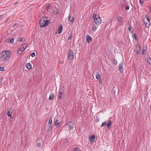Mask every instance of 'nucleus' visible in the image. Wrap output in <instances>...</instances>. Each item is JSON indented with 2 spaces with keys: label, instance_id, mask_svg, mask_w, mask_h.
<instances>
[{
  "label": "nucleus",
  "instance_id": "f257e3e1",
  "mask_svg": "<svg viewBox=\"0 0 151 151\" xmlns=\"http://www.w3.org/2000/svg\"><path fill=\"white\" fill-rule=\"evenodd\" d=\"M93 18L94 19L95 23L97 25L100 24L101 23V19L99 15H97L94 12L93 15Z\"/></svg>",
  "mask_w": 151,
  "mask_h": 151
},
{
  "label": "nucleus",
  "instance_id": "f03ea898",
  "mask_svg": "<svg viewBox=\"0 0 151 151\" xmlns=\"http://www.w3.org/2000/svg\"><path fill=\"white\" fill-rule=\"evenodd\" d=\"M49 21L47 19V18L46 17H43L41 19L40 24V27H44L46 26L49 23Z\"/></svg>",
  "mask_w": 151,
  "mask_h": 151
},
{
  "label": "nucleus",
  "instance_id": "7ed1b4c3",
  "mask_svg": "<svg viewBox=\"0 0 151 151\" xmlns=\"http://www.w3.org/2000/svg\"><path fill=\"white\" fill-rule=\"evenodd\" d=\"M1 58L2 60H7L10 57V51L9 50H6L3 51L1 53Z\"/></svg>",
  "mask_w": 151,
  "mask_h": 151
},
{
  "label": "nucleus",
  "instance_id": "20e7f679",
  "mask_svg": "<svg viewBox=\"0 0 151 151\" xmlns=\"http://www.w3.org/2000/svg\"><path fill=\"white\" fill-rule=\"evenodd\" d=\"M27 44L26 43H24L22 45V46L19 49V50L17 51V53L18 54L20 55V53H19V52H22L24 51L27 47Z\"/></svg>",
  "mask_w": 151,
  "mask_h": 151
},
{
  "label": "nucleus",
  "instance_id": "39448f33",
  "mask_svg": "<svg viewBox=\"0 0 151 151\" xmlns=\"http://www.w3.org/2000/svg\"><path fill=\"white\" fill-rule=\"evenodd\" d=\"M73 51L69 49L68 52V59L69 60H72L74 58Z\"/></svg>",
  "mask_w": 151,
  "mask_h": 151
},
{
  "label": "nucleus",
  "instance_id": "423d86ee",
  "mask_svg": "<svg viewBox=\"0 0 151 151\" xmlns=\"http://www.w3.org/2000/svg\"><path fill=\"white\" fill-rule=\"evenodd\" d=\"M144 23L145 26L146 28L149 27L150 25V21L146 19L145 18H144L143 19Z\"/></svg>",
  "mask_w": 151,
  "mask_h": 151
},
{
  "label": "nucleus",
  "instance_id": "0eeeda50",
  "mask_svg": "<svg viewBox=\"0 0 151 151\" xmlns=\"http://www.w3.org/2000/svg\"><path fill=\"white\" fill-rule=\"evenodd\" d=\"M136 48L137 49L136 53L137 55H139L141 52V47L140 45H137L136 46Z\"/></svg>",
  "mask_w": 151,
  "mask_h": 151
},
{
  "label": "nucleus",
  "instance_id": "6e6552de",
  "mask_svg": "<svg viewBox=\"0 0 151 151\" xmlns=\"http://www.w3.org/2000/svg\"><path fill=\"white\" fill-rule=\"evenodd\" d=\"M123 63H121L119 64V69L120 72L123 73Z\"/></svg>",
  "mask_w": 151,
  "mask_h": 151
},
{
  "label": "nucleus",
  "instance_id": "1a4fd4ad",
  "mask_svg": "<svg viewBox=\"0 0 151 151\" xmlns=\"http://www.w3.org/2000/svg\"><path fill=\"white\" fill-rule=\"evenodd\" d=\"M87 41L89 43L91 42L92 41V38L91 37L88 35H87L86 37Z\"/></svg>",
  "mask_w": 151,
  "mask_h": 151
},
{
  "label": "nucleus",
  "instance_id": "9d476101",
  "mask_svg": "<svg viewBox=\"0 0 151 151\" xmlns=\"http://www.w3.org/2000/svg\"><path fill=\"white\" fill-rule=\"evenodd\" d=\"M68 125L69 128L71 129L73 128V126L74 125V124L72 122L69 121L68 122Z\"/></svg>",
  "mask_w": 151,
  "mask_h": 151
},
{
  "label": "nucleus",
  "instance_id": "9b49d317",
  "mask_svg": "<svg viewBox=\"0 0 151 151\" xmlns=\"http://www.w3.org/2000/svg\"><path fill=\"white\" fill-rule=\"evenodd\" d=\"M68 20L72 23L74 22V19L72 15H69L68 16Z\"/></svg>",
  "mask_w": 151,
  "mask_h": 151
},
{
  "label": "nucleus",
  "instance_id": "f8f14e48",
  "mask_svg": "<svg viewBox=\"0 0 151 151\" xmlns=\"http://www.w3.org/2000/svg\"><path fill=\"white\" fill-rule=\"evenodd\" d=\"M52 125H49L48 129H47V131L48 133H50L52 132Z\"/></svg>",
  "mask_w": 151,
  "mask_h": 151
},
{
  "label": "nucleus",
  "instance_id": "ddd939ff",
  "mask_svg": "<svg viewBox=\"0 0 151 151\" xmlns=\"http://www.w3.org/2000/svg\"><path fill=\"white\" fill-rule=\"evenodd\" d=\"M63 29V26L62 25H61L59 28H58V34H60L62 32V30Z\"/></svg>",
  "mask_w": 151,
  "mask_h": 151
},
{
  "label": "nucleus",
  "instance_id": "4468645a",
  "mask_svg": "<svg viewBox=\"0 0 151 151\" xmlns=\"http://www.w3.org/2000/svg\"><path fill=\"white\" fill-rule=\"evenodd\" d=\"M95 139V137L94 135H91L89 138V139L91 141H94Z\"/></svg>",
  "mask_w": 151,
  "mask_h": 151
},
{
  "label": "nucleus",
  "instance_id": "2eb2a0df",
  "mask_svg": "<svg viewBox=\"0 0 151 151\" xmlns=\"http://www.w3.org/2000/svg\"><path fill=\"white\" fill-rule=\"evenodd\" d=\"M111 120H110L108 122V123L107 124V128L108 129H110V127L111 125Z\"/></svg>",
  "mask_w": 151,
  "mask_h": 151
},
{
  "label": "nucleus",
  "instance_id": "dca6fc26",
  "mask_svg": "<svg viewBox=\"0 0 151 151\" xmlns=\"http://www.w3.org/2000/svg\"><path fill=\"white\" fill-rule=\"evenodd\" d=\"M124 18L121 17H119L117 18V20L119 22H121L123 20Z\"/></svg>",
  "mask_w": 151,
  "mask_h": 151
},
{
  "label": "nucleus",
  "instance_id": "f3484780",
  "mask_svg": "<svg viewBox=\"0 0 151 151\" xmlns=\"http://www.w3.org/2000/svg\"><path fill=\"white\" fill-rule=\"evenodd\" d=\"M60 123V121L58 119H56L54 123V125L57 126Z\"/></svg>",
  "mask_w": 151,
  "mask_h": 151
},
{
  "label": "nucleus",
  "instance_id": "a211bd4d",
  "mask_svg": "<svg viewBox=\"0 0 151 151\" xmlns=\"http://www.w3.org/2000/svg\"><path fill=\"white\" fill-rule=\"evenodd\" d=\"M147 63L150 65H151V58L149 57L147 58Z\"/></svg>",
  "mask_w": 151,
  "mask_h": 151
},
{
  "label": "nucleus",
  "instance_id": "6ab92c4d",
  "mask_svg": "<svg viewBox=\"0 0 151 151\" xmlns=\"http://www.w3.org/2000/svg\"><path fill=\"white\" fill-rule=\"evenodd\" d=\"M54 93H52L50 96L49 98V100H51L54 97Z\"/></svg>",
  "mask_w": 151,
  "mask_h": 151
},
{
  "label": "nucleus",
  "instance_id": "aec40b11",
  "mask_svg": "<svg viewBox=\"0 0 151 151\" xmlns=\"http://www.w3.org/2000/svg\"><path fill=\"white\" fill-rule=\"evenodd\" d=\"M100 76L99 72L96 73V79H100Z\"/></svg>",
  "mask_w": 151,
  "mask_h": 151
},
{
  "label": "nucleus",
  "instance_id": "412c9836",
  "mask_svg": "<svg viewBox=\"0 0 151 151\" xmlns=\"http://www.w3.org/2000/svg\"><path fill=\"white\" fill-rule=\"evenodd\" d=\"M59 13V10L57 9H56L55 10H53V13L55 14H58Z\"/></svg>",
  "mask_w": 151,
  "mask_h": 151
},
{
  "label": "nucleus",
  "instance_id": "4be33fe9",
  "mask_svg": "<svg viewBox=\"0 0 151 151\" xmlns=\"http://www.w3.org/2000/svg\"><path fill=\"white\" fill-rule=\"evenodd\" d=\"M12 112H10L9 111H7V115L8 116H9L10 118H12Z\"/></svg>",
  "mask_w": 151,
  "mask_h": 151
},
{
  "label": "nucleus",
  "instance_id": "5701e85b",
  "mask_svg": "<svg viewBox=\"0 0 151 151\" xmlns=\"http://www.w3.org/2000/svg\"><path fill=\"white\" fill-rule=\"evenodd\" d=\"M27 68L28 69H30L32 68L31 65L30 63H27Z\"/></svg>",
  "mask_w": 151,
  "mask_h": 151
},
{
  "label": "nucleus",
  "instance_id": "b1692460",
  "mask_svg": "<svg viewBox=\"0 0 151 151\" xmlns=\"http://www.w3.org/2000/svg\"><path fill=\"white\" fill-rule=\"evenodd\" d=\"M17 26L18 25L17 23H14L12 25V27L13 28H16L17 27Z\"/></svg>",
  "mask_w": 151,
  "mask_h": 151
},
{
  "label": "nucleus",
  "instance_id": "393cba45",
  "mask_svg": "<svg viewBox=\"0 0 151 151\" xmlns=\"http://www.w3.org/2000/svg\"><path fill=\"white\" fill-rule=\"evenodd\" d=\"M73 151H80V149L78 147L74 148H73Z\"/></svg>",
  "mask_w": 151,
  "mask_h": 151
},
{
  "label": "nucleus",
  "instance_id": "a878e982",
  "mask_svg": "<svg viewBox=\"0 0 151 151\" xmlns=\"http://www.w3.org/2000/svg\"><path fill=\"white\" fill-rule=\"evenodd\" d=\"M62 92H60V93L58 94V95L59 99H60L61 98L62 96Z\"/></svg>",
  "mask_w": 151,
  "mask_h": 151
},
{
  "label": "nucleus",
  "instance_id": "bb28decb",
  "mask_svg": "<svg viewBox=\"0 0 151 151\" xmlns=\"http://www.w3.org/2000/svg\"><path fill=\"white\" fill-rule=\"evenodd\" d=\"M52 123V118H50L49 120V121H48V123L50 124V125H51Z\"/></svg>",
  "mask_w": 151,
  "mask_h": 151
},
{
  "label": "nucleus",
  "instance_id": "cd10ccee",
  "mask_svg": "<svg viewBox=\"0 0 151 151\" xmlns=\"http://www.w3.org/2000/svg\"><path fill=\"white\" fill-rule=\"evenodd\" d=\"M8 42L10 43H13L14 42V39L13 38H12L8 40Z\"/></svg>",
  "mask_w": 151,
  "mask_h": 151
},
{
  "label": "nucleus",
  "instance_id": "c85d7f7f",
  "mask_svg": "<svg viewBox=\"0 0 151 151\" xmlns=\"http://www.w3.org/2000/svg\"><path fill=\"white\" fill-rule=\"evenodd\" d=\"M133 36L134 38V39L136 40H137V38L136 36V33H134L133 35Z\"/></svg>",
  "mask_w": 151,
  "mask_h": 151
},
{
  "label": "nucleus",
  "instance_id": "c756f323",
  "mask_svg": "<svg viewBox=\"0 0 151 151\" xmlns=\"http://www.w3.org/2000/svg\"><path fill=\"white\" fill-rule=\"evenodd\" d=\"M106 122H103L102 123L101 125V127H102L106 125Z\"/></svg>",
  "mask_w": 151,
  "mask_h": 151
},
{
  "label": "nucleus",
  "instance_id": "7c9ffc66",
  "mask_svg": "<svg viewBox=\"0 0 151 151\" xmlns=\"http://www.w3.org/2000/svg\"><path fill=\"white\" fill-rule=\"evenodd\" d=\"M145 18L147 20H149V21H150V17L148 16L145 15Z\"/></svg>",
  "mask_w": 151,
  "mask_h": 151
},
{
  "label": "nucleus",
  "instance_id": "2f4dec72",
  "mask_svg": "<svg viewBox=\"0 0 151 151\" xmlns=\"http://www.w3.org/2000/svg\"><path fill=\"white\" fill-rule=\"evenodd\" d=\"M23 38L22 37L21 38H19L17 39V41H20V42H22V41L23 40Z\"/></svg>",
  "mask_w": 151,
  "mask_h": 151
},
{
  "label": "nucleus",
  "instance_id": "473e14b6",
  "mask_svg": "<svg viewBox=\"0 0 151 151\" xmlns=\"http://www.w3.org/2000/svg\"><path fill=\"white\" fill-rule=\"evenodd\" d=\"M146 49H143L142 51V55H145V51H146Z\"/></svg>",
  "mask_w": 151,
  "mask_h": 151
},
{
  "label": "nucleus",
  "instance_id": "72a5a7b5",
  "mask_svg": "<svg viewBox=\"0 0 151 151\" xmlns=\"http://www.w3.org/2000/svg\"><path fill=\"white\" fill-rule=\"evenodd\" d=\"M96 26H94L93 28H92V31H95V30H96Z\"/></svg>",
  "mask_w": 151,
  "mask_h": 151
},
{
  "label": "nucleus",
  "instance_id": "f704fd0d",
  "mask_svg": "<svg viewBox=\"0 0 151 151\" xmlns=\"http://www.w3.org/2000/svg\"><path fill=\"white\" fill-rule=\"evenodd\" d=\"M31 57H34L35 56V54L34 52H33L31 55Z\"/></svg>",
  "mask_w": 151,
  "mask_h": 151
},
{
  "label": "nucleus",
  "instance_id": "c9c22d12",
  "mask_svg": "<svg viewBox=\"0 0 151 151\" xmlns=\"http://www.w3.org/2000/svg\"><path fill=\"white\" fill-rule=\"evenodd\" d=\"M113 62L116 65V64H117V61L116 60H115V59H114V60H113Z\"/></svg>",
  "mask_w": 151,
  "mask_h": 151
},
{
  "label": "nucleus",
  "instance_id": "e433bc0d",
  "mask_svg": "<svg viewBox=\"0 0 151 151\" xmlns=\"http://www.w3.org/2000/svg\"><path fill=\"white\" fill-rule=\"evenodd\" d=\"M72 35L71 34H70V35L68 37V39L69 40H70L72 38Z\"/></svg>",
  "mask_w": 151,
  "mask_h": 151
},
{
  "label": "nucleus",
  "instance_id": "4c0bfd02",
  "mask_svg": "<svg viewBox=\"0 0 151 151\" xmlns=\"http://www.w3.org/2000/svg\"><path fill=\"white\" fill-rule=\"evenodd\" d=\"M132 29V28L131 26H129L128 27V29L129 31H130Z\"/></svg>",
  "mask_w": 151,
  "mask_h": 151
},
{
  "label": "nucleus",
  "instance_id": "58836bf2",
  "mask_svg": "<svg viewBox=\"0 0 151 151\" xmlns=\"http://www.w3.org/2000/svg\"><path fill=\"white\" fill-rule=\"evenodd\" d=\"M129 9V6L128 5H127L126 6L125 8V9L126 10H127Z\"/></svg>",
  "mask_w": 151,
  "mask_h": 151
},
{
  "label": "nucleus",
  "instance_id": "ea45409f",
  "mask_svg": "<svg viewBox=\"0 0 151 151\" xmlns=\"http://www.w3.org/2000/svg\"><path fill=\"white\" fill-rule=\"evenodd\" d=\"M4 70L3 67H1L0 66V71H3Z\"/></svg>",
  "mask_w": 151,
  "mask_h": 151
},
{
  "label": "nucleus",
  "instance_id": "a19ab883",
  "mask_svg": "<svg viewBox=\"0 0 151 151\" xmlns=\"http://www.w3.org/2000/svg\"><path fill=\"white\" fill-rule=\"evenodd\" d=\"M50 7H51V6L50 5H48L47 7V9H50Z\"/></svg>",
  "mask_w": 151,
  "mask_h": 151
},
{
  "label": "nucleus",
  "instance_id": "79ce46f5",
  "mask_svg": "<svg viewBox=\"0 0 151 151\" xmlns=\"http://www.w3.org/2000/svg\"><path fill=\"white\" fill-rule=\"evenodd\" d=\"M102 81L101 80H99V85H101V84H102Z\"/></svg>",
  "mask_w": 151,
  "mask_h": 151
},
{
  "label": "nucleus",
  "instance_id": "37998d69",
  "mask_svg": "<svg viewBox=\"0 0 151 151\" xmlns=\"http://www.w3.org/2000/svg\"><path fill=\"white\" fill-rule=\"evenodd\" d=\"M37 147H40V143H38L37 144Z\"/></svg>",
  "mask_w": 151,
  "mask_h": 151
},
{
  "label": "nucleus",
  "instance_id": "c03bdc74",
  "mask_svg": "<svg viewBox=\"0 0 151 151\" xmlns=\"http://www.w3.org/2000/svg\"><path fill=\"white\" fill-rule=\"evenodd\" d=\"M96 122H98L99 121V119H97V118H96Z\"/></svg>",
  "mask_w": 151,
  "mask_h": 151
},
{
  "label": "nucleus",
  "instance_id": "a18cd8bd",
  "mask_svg": "<svg viewBox=\"0 0 151 151\" xmlns=\"http://www.w3.org/2000/svg\"><path fill=\"white\" fill-rule=\"evenodd\" d=\"M2 82V79H0V84Z\"/></svg>",
  "mask_w": 151,
  "mask_h": 151
},
{
  "label": "nucleus",
  "instance_id": "49530a36",
  "mask_svg": "<svg viewBox=\"0 0 151 151\" xmlns=\"http://www.w3.org/2000/svg\"><path fill=\"white\" fill-rule=\"evenodd\" d=\"M149 9L150 12L151 13V7H150Z\"/></svg>",
  "mask_w": 151,
  "mask_h": 151
},
{
  "label": "nucleus",
  "instance_id": "de8ad7c7",
  "mask_svg": "<svg viewBox=\"0 0 151 151\" xmlns=\"http://www.w3.org/2000/svg\"><path fill=\"white\" fill-rule=\"evenodd\" d=\"M23 47H25V45H23Z\"/></svg>",
  "mask_w": 151,
  "mask_h": 151
}]
</instances>
